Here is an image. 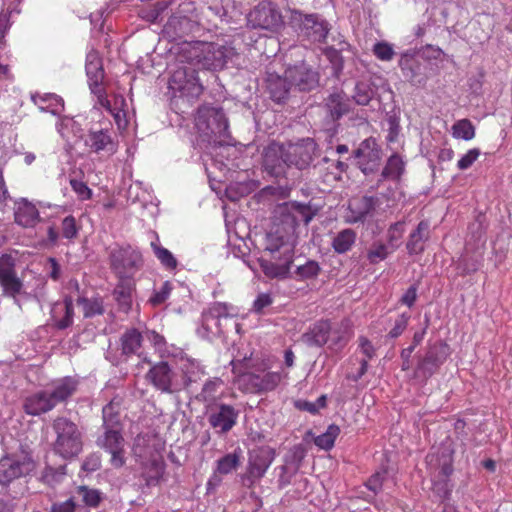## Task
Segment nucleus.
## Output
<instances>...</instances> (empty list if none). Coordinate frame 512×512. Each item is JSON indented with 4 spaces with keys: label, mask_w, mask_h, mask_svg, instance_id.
Segmentation results:
<instances>
[{
    "label": "nucleus",
    "mask_w": 512,
    "mask_h": 512,
    "mask_svg": "<svg viewBox=\"0 0 512 512\" xmlns=\"http://www.w3.org/2000/svg\"><path fill=\"white\" fill-rule=\"evenodd\" d=\"M280 223L275 224V230L267 235L266 250L272 255L280 253L285 255V248L293 249V236L300 221L308 224L313 217L310 209L305 205H292L279 207Z\"/></svg>",
    "instance_id": "obj_1"
},
{
    "label": "nucleus",
    "mask_w": 512,
    "mask_h": 512,
    "mask_svg": "<svg viewBox=\"0 0 512 512\" xmlns=\"http://www.w3.org/2000/svg\"><path fill=\"white\" fill-rule=\"evenodd\" d=\"M235 49L216 43H184L178 52L180 63L195 64L207 70L222 69L235 56Z\"/></svg>",
    "instance_id": "obj_2"
},
{
    "label": "nucleus",
    "mask_w": 512,
    "mask_h": 512,
    "mask_svg": "<svg viewBox=\"0 0 512 512\" xmlns=\"http://www.w3.org/2000/svg\"><path fill=\"white\" fill-rule=\"evenodd\" d=\"M77 386V380L72 377L57 379L44 390L27 396L23 402V409L26 414L31 416L47 413L59 403L69 399L75 393Z\"/></svg>",
    "instance_id": "obj_3"
},
{
    "label": "nucleus",
    "mask_w": 512,
    "mask_h": 512,
    "mask_svg": "<svg viewBox=\"0 0 512 512\" xmlns=\"http://www.w3.org/2000/svg\"><path fill=\"white\" fill-rule=\"evenodd\" d=\"M56 434L54 451L63 458H73L82 451V433L78 426L66 417H57L52 423Z\"/></svg>",
    "instance_id": "obj_4"
},
{
    "label": "nucleus",
    "mask_w": 512,
    "mask_h": 512,
    "mask_svg": "<svg viewBox=\"0 0 512 512\" xmlns=\"http://www.w3.org/2000/svg\"><path fill=\"white\" fill-rule=\"evenodd\" d=\"M448 355L447 344L441 341L429 344L423 354L416 355L417 363L413 370V378L421 383H426L439 370Z\"/></svg>",
    "instance_id": "obj_5"
},
{
    "label": "nucleus",
    "mask_w": 512,
    "mask_h": 512,
    "mask_svg": "<svg viewBox=\"0 0 512 512\" xmlns=\"http://www.w3.org/2000/svg\"><path fill=\"white\" fill-rule=\"evenodd\" d=\"M179 65L171 74L169 88L181 96L188 98H198L203 91V87L196 75L195 64Z\"/></svg>",
    "instance_id": "obj_6"
},
{
    "label": "nucleus",
    "mask_w": 512,
    "mask_h": 512,
    "mask_svg": "<svg viewBox=\"0 0 512 512\" xmlns=\"http://www.w3.org/2000/svg\"><path fill=\"white\" fill-rule=\"evenodd\" d=\"M195 125L198 131L206 136L225 137L228 135V120L221 108L200 107L195 117Z\"/></svg>",
    "instance_id": "obj_7"
},
{
    "label": "nucleus",
    "mask_w": 512,
    "mask_h": 512,
    "mask_svg": "<svg viewBox=\"0 0 512 512\" xmlns=\"http://www.w3.org/2000/svg\"><path fill=\"white\" fill-rule=\"evenodd\" d=\"M291 21L299 33L312 42H325L330 31L328 22L318 14H303L300 11H294Z\"/></svg>",
    "instance_id": "obj_8"
},
{
    "label": "nucleus",
    "mask_w": 512,
    "mask_h": 512,
    "mask_svg": "<svg viewBox=\"0 0 512 512\" xmlns=\"http://www.w3.org/2000/svg\"><path fill=\"white\" fill-rule=\"evenodd\" d=\"M286 161L290 167L299 170L308 168L315 158L319 156V149L312 138H303L295 143H283Z\"/></svg>",
    "instance_id": "obj_9"
},
{
    "label": "nucleus",
    "mask_w": 512,
    "mask_h": 512,
    "mask_svg": "<svg viewBox=\"0 0 512 512\" xmlns=\"http://www.w3.org/2000/svg\"><path fill=\"white\" fill-rule=\"evenodd\" d=\"M248 25L277 32L284 24L280 11L270 2H261L247 16Z\"/></svg>",
    "instance_id": "obj_10"
},
{
    "label": "nucleus",
    "mask_w": 512,
    "mask_h": 512,
    "mask_svg": "<svg viewBox=\"0 0 512 512\" xmlns=\"http://www.w3.org/2000/svg\"><path fill=\"white\" fill-rule=\"evenodd\" d=\"M199 15L194 2L191 0H181L176 11L169 19L167 28L182 36L193 31L194 27L199 24Z\"/></svg>",
    "instance_id": "obj_11"
},
{
    "label": "nucleus",
    "mask_w": 512,
    "mask_h": 512,
    "mask_svg": "<svg viewBox=\"0 0 512 512\" xmlns=\"http://www.w3.org/2000/svg\"><path fill=\"white\" fill-rule=\"evenodd\" d=\"M275 451L270 447H261L250 453L247 473L242 476L244 486L251 487L260 480L272 464Z\"/></svg>",
    "instance_id": "obj_12"
},
{
    "label": "nucleus",
    "mask_w": 512,
    "mask_h": 512,
    "mask_svg": "<svg viewBox=\"0 0 512 512\" xmlns=\"http://www.w3.org/2000/svg\"><path fill=\"white\" fill-rule=\"evenodd\" d=\"M86 74L91 92L97 96L98 103L106 110H110V101L102 87L104 70L102 60L96 51H90L86 57Z\"/></svg>",
    "instance_id": "obj_13"
},
{
    "label": "nucleus",
    "mask_w": 512,
    "mask_h": 512,
    "mask_svg": "<svg viewBox=\"0 0 512 512\" xmlns=\"http://www.w3.org/2000/svg\"><path fill=\"white\" fill-rule=\"evenodd\" d=\"M146 379L162 393L174 394L183 390V385L175 380V373L167 362L153 365L147 372Z\"/></svg>",
    "instance_id": "obj_14"
},
{
    "label": "nucleus",
    "mask_w": 512,
    "mask_h": 512,
    "mask_svg": "<svg viewBox=\"0 0 512 512\" xmlns=\"http://www.w3.org/2000/svg\"><path fill=\"white\" fill-rule=\"evenodd\" d=\"M14 265L15 260L11 255H0V285L3 295L14 298L15 302L20 306L16 297L22 292L23 282L17 277Z\"/></svg>",
    "instance_id": "obj_15"
},
{
    "label": "nucleus",
    "mask_w": 512,
    "mask_h": 512,
    "mask_svg": "<svg viewBox=\"0 0 512 512\" xmlns=\"http://www.w3.org/2000/svg\"><path fill=\"white\" fill-rule=\"evenodd\" d=\"M35 469L34 461L27 457H4L0 460V483L9 484L13 480L26 476Z\"/></svg>",
    "instance_id": "obj_16"
},
{
    "label": "nucleus",
    "mask_w": 512,
    "mask_h": 512,
    "mask_svg": "<svg viewBox=\"0 0 512 512\" xmlns=\"http://www.w3.org/2000/svg\"><path fill=\"white\" fill-rule=\"evenodd\" d=\"M97 444L111 455L110 463L114 468H121L125 464V440L121 430H105L98 438Z\"/></svg>",
    "instance_id": "obj_17"
},
{
    "label": "nucleus",
    "mask_w": 512,
    "mask_h": 512,
    "mask_svg": "<svg viewBox=\"0 0 512 512\" xmlns=\"http://www.w3.org/2000/svg\"><path fill=\"white\" fill-rule=\"evenodd\" d=\"M284 144L277 142L270 143L263 152V167L270 175L282 177L289 168L286 161Z\"/></svg>",
    "instance_id": "obj_18"
},
{
    "label": "nucleus",
    "mask_w": 512,
    "mask_h": 512,
    "mask_svg": "<svg viewBox=\"0 0 512 512\" xmlns=\"http://www.w3.org/2000/svg\"><path fill=\"white\" fill-rule=\"evenodd\" d=\"M111 266L121 277H126L141 264V255L131 247L115 248L110 255Z\"/></svg>",
    "instance_id": "obj_19"
},
{
    "label": "nucleus",
    "mask_w": 512,
    "mask_h": 512,
    "mask_svg": "<svg viewBox=\"0 0 512 512\" xmlns=\"http://www.w3.org/2000/svg\"><path fill=\"white\" fill-rule=\"evenodd\" d=\"M239 412L231 405L216 404L210 408L208 422L218 433L229 432L237 423Z\"/></svg>",
    "instance_id": "obj_20"
},
{
    "label": "nucleus",
    "mask_w": 512,
    "mask_h": 512,
    "mask_svg": "<svg viewBox=\"0 0 512 512\" xmlns=\"http://www.w3.org/2000/svg\"><path fill=\"white\" fill-rule=\"evenodd\" d=\"M357 164L364 174L375 171L381 160V150L372 138L364 140L355 151Z\"/></svg>",
    "instance_id": "obj_21"
},
{
    "label": "nucleus",
    "mask_w": 512,
    "mask_h": 512,
    "mask_svg": "<svg viewBox=\"0 0 512 512\" xmlns=\"http://www.w3.org/2000/svg\"><path fill=\"white\" fill-rule=\"evenodd\" d=\"M285 74L291 88L295 87L300 91H310L319 83L318 74L304 63L289 67Z\"/></svg>",
    "instance_id": "obj_22"
},
{
    "label": "nucleus",
    "mask_w": 512,
    "mask_h": 512,
    "mask_svg": "<svg viewBox=\"0 0 512 512\" xmlns=\"http://www.w3.org/2000/svg\"><path fill=\"white\" fill-rule=\"evenodd\" d=\"M378 203V198L373 196H363L354 198L349 202L346 222L355 224L364 222L367 217L372 215Z\"/></svg>",
    "instance_id": "obj_23"
},
{
    "label": "nucleus",
    "mask_w": 512,
    "mask_h": 512,
    "mask_svg": "<svg viewBox=\"0 0 512 512\" xmlns=\"http://www.w3.org/2000/svg\"><path fill=\"white\" fill-rule=\"evenodd\" d=\"M282 376L279 372H267L262 375L249 373L242 377V381L251 393H261L274 390L281 382Z\"/></svg>",
    "instance_id": "obj_24"
},
{
    "label": "nucleus",
    "mask_w": 512,
    "mask_h": 512,
    "mask_svg": "<svg viewBox=\"0 0 512 512\" xmlns=\"http://www.w3.org/2000/svg\"><path fill=\"white\" fill-rule=\"evenodd\" d=\"M274 260H279V262H274L272 260L262 259L260 261V266L264 274L270 278H282L285 277L290 270V266L293 261L292 248H285V255L276 256L273 255Z\"/></svg>",
    "instance_id": "obj_25"
},
{
    "label": "nucleus",
    "mask_w": 512,
    "mask_h": 512,
    "mask_svg": "<svg viewBox=\"0 0 512 512\" xmlns=\"http://www.w3.org/2000/svg\"><path fill=\"white\" fill-rule=\"evenodd\" d=\"M228 307L224 303H214L202 314L203 328L214 335L221 334V319L228 318Z\"/></svg>",
    "instance_id": "obj_26"
},
{
    "label": "nucleus",
    "mask_w": 512,
    "mask_h": 512,
    "mask_svg": "<svg viewBox=\"0 0 512 512\" xmlns=\"http://www.w3.org/2000/svg\"><path fill=\"white\" fill-rule=\"evenodd\" d=\"M331 322L320 320L301 335V342L309 347H322L328 343Z\"/></svg>",
    "instance_id": "obj_27"
},
{
    "label": "nucleus",
    "mask_w": 512,
    "mask_h": 512,
    "mask_svg": "<svg viewBox=\"0 0 512 512\" xmlns=\"http://www.w3.org/2000/svg\"><path fill=\"white\" fill-rule=\"evenodd\" d=\"M85 144L95 153L105 152L109 155L117 151V144L113 141L107 130H90Z\"/></svg>",
    "instance_id": "obj_28"
},
{
    "label": "nucleus",
    "mask_w": 512,
    "mask_h": 512,
    "mask_svg": "<svg viewBox=\"0 0 512 512\" xmlns=\"http://www.w3.org/2000/svg\"><path fill=\"white\" fill-rule=\"evenodd\" d=\"M327 113L332 120H338L343 115L349 113L351 103L348 96L343 91H336L325 99Z\"/></svg>",
    "instance_id": "obj_29"
},
{
    "label": "nucleus",
    "mask_w": 512,
    "mask_h": 512,
    "mask_svg": "<svg viewBox=\"0 0 512 512\" xmlns=\"http://www.w3.org/2000/svg\"><path fill=\"white\" fill-rule=\"evenodd\" d=\"M40 220L39 211L34 204L21 199L16 203L15 221L24 228L34 227Z\"/></svg>",
    "instance_id": "obj_30"
},
{
    "label": "nucleus",
    "mask_w": 512,
    "mask_h": 512,
    "mask_svg": "<svg viewBox=\"0 0 512 512\" xmlns=\"http://www.w3.org/2000/svg\"><path fill=\"white\" fill-rule=\"evenodd\" d=\"M430 237V223L428 220L421 221L416 229L409 235L406 248L409 254H420L424 251V243Z\"/></svg>",
    "instance_id": "obj_31"
},
{
    "label": "nucleus",
    "mask_w": 512,
    "mask_h": 512,
    "mask_svg": "<svg viewBox=\"0 0 512 512\" xmlns=\"http://www.w3.org/2000/svg\"><path fill=\"white\" fill-rule=\"evenodd\" d=\"M52 318L58 329H66L73 323L74 309L71 297H66L63 304H54L52 310Z\"/></svg>",
    "instance_id": "obj_32"
},
{
    "label": "nucleus",
    "mask_w": 512,
    "mask_h": 512,
    "mask_svg": "<svg viewBox=\"0 0 512 512\" xmlns=\"http://www.w3.org/2000/svg\"><path fill=\"white\" fill-rule=\"evenodd\" d=\"M352 335L350 322L348 320H342L340 323L331 325L329 334V348L334 351L341 350L350 340Z\"/></svg>",
    "instance_id": "obj_33"
},
{
    "label": "nucleus",
    "mask_w": 512,
    "mask_h": 512,
    "mask_svg": "<svg viewBox=\"0 0 512 512\" xmlns=\"http://www.w3.org/2000/svg\"><path fill=\"white\" fill-rule=\"evenodd\" d=\"M183 389H189L193 384L198 383L204 377V370L201 365L193 359H184L181 364Z\"/></svg>",
    "instance_id": "obj_34"
},
{
    "label": "nucleus",
    "mask_w": 512,
    "mask_h": 512,
    "mask_svg": "<svg viewBox=\"0 0 512 512\" xmlns=\"http://www.w3.org/2000/svg\"><path fill=\"white\" fill-rule=\"evenodd\" d=\"M31 98L34 104L43 112H50L53 115H58L64 109L62 98L56 94H34Z\"/></svg>",
    "instance_id": "obj_35"
},
{
    "label": "nucleus",
    "mask_w": 512,
    "mask_h": 512,
    "mask_svg": "<svg viewBox=\"0 0 512 512\" xmlns=\"http://www.w3.org/2000/svg\"><path fill=\"white\" fill-rule=\"evenodd\" d=\"M399 67L403 75L411 83H421V80L417 79L420 75L421 64L414 54L409 52L402 54L399 60Z\"/></svg>",
    "instance_id": "obj_36"
},
{
    "label": "nucleus",
    "mask_w": 512,
    "mask_h": 512,
    "mask_svg": "<svg viewBox=\"0 0 512 512\" xmlns=\"http://www.w3.org/2000/svg\"><path fill=\"white\" fill-rule=\"evenodd\" d=\"M132 291L133 284L129 279H121L119 284L115 287L113 295L119 307L127 312L132 305Z\"/></svg>",
    "instance_id": "obj_37"
},
{
    "label": "nucleus",
    "mask_w": 512,
    "mask_h": 512,
    "mask_svg": "<svg viewBox=\"0 0 512 512\" xmlns=\"http://www.w3.org/2000/svg\"><path fill=\"white\" fill-rule=\"evenodd\" d=\"M103 427L105 430H121L119 403L111 401L103 407Z\"/></svg>",
    "instance_id": "obj_38"
},
{
    "label": "nucleus",
    "mask_w": 512,
    "mask_h": 512,
    "mask_svg": "<svg viewBox=\"0 0 512 512\" xmlns=\"http://www.w3.org/2000/svg\"><path fill=\"white\" fill-rule=\"evenodd\" d=\"M268 89L273 100L277 102L283 100L291 89L286 74H284V77L271 76L268 79Z\"/></svg>",
    "instance_id": "obj_39"
},
{
    "label": "nucleus",
    "mask_w": 512,
    "mask_h": 512,
    "mask_svg": "<svg viewBox=\"0 0 512 512\" xmlns=\"http://www.w3.org/2000/svg\"><path fill=\"white\" fill-rule=\"evenodd\" d=\"M356 241V233L352 229H344L336 234L332 241L335 252L343 254L348 252Z\"/></svg>",
    "instance_id": "obj_40"
},
{
    "label": "nucleus",
    "mask_w": 512,
    "mask_h": 512,
    "mask_svg": "<svg viewBox=\"0 0 512 512\" xmlns=\"http://www.w3.org/2000/svg\"><path fill=\"white\" fill-rule=\"evenodd\" d=\"M142 335L136 329H129L121 336V348L123 354H134L140 348Z\"/></svg>",
    "instance_id": "obj_41"
},
{
    "label": "nucleus",
    "mask_w": 512,
    "mask_h": 512,
    "mask_svg": "<svg viewBox=\"0 0 512 512\" xmlns=\"http://www.w3.org/2000/svg\"><path fill=\"white\" fill-rule=\"evenodd\" d=\"M425 334H426V328H423L420 331H416L414 333V335H413L412 344L409 347L404 348L401 351V353H400V357H401V360H402L401 369L403 371H408V370L411 369V367H412V362H411L412 353L414 352L416 347L421 344V342L424 339Z\"/></svg>",
    "instance_id": "obj_42"
},
{
    "label": "nucleus",
    "mask_w": 512,
    "mask_h": 512,
    "mask_svg": "<svg viewBox=\"0 0 512 512\" xmlns=\"http://www.w3.org/2000/svg\"><path fill=\"white\" fill-rule=\"evenodd\" d=\"M404 171V162L400 156L394 154L389 157L383 171V179L398 180Z\"/></svg>",
    "instance_id": "obj_43"
},
{
    "label": "nucleus",
    "mask_w": 512,
    "mask_h": 512,
    "mask_svg": "<svg viewBox=\"0 0 512 512\" xmlns=\"http://www.w3.org/2000/svg\"><path fill=\"white\" fill-rule=\"evenodd\" d=\"M77 304L82 306L83 315L86 318L101 315L104 313L103 301L99 297H79L77 299Z\"/></svg>",
    "instance_id": "obj_44"
},
{
    "label": "nucleus",
    "mask_w": 512,
    "mask_h": 512,
    "mask_svg": "<svg viewBox=\"0 0 512 512\" xmlns=\"http://www.w3.org/2000/svg\"><path fill=\"white\" fill-rule=\"evenodd\" d=\"M452 136L465 141L472 140L475 137V127L469 119L458 120L452 126Z\"/></svg>",
    "instance_id": "obj_45"
},
{
    "label": "nucleus",
    "mask_w": 512,
    "mask_h": 512,
    "mask_svg": "<svg viewBox=\"0 0 512 512\" xmlns=\"http://www.w3.org/2000/svg\"><path fill=\"white\" fill-rule=\"evenodd\" d=\"M374 96V89L367 82H358L355 86L353 99L358 105L366 106L370 103Z\"/></svg>",
    "instance_id": "obj_46"
},
{
    "label": "nucleus",
    "mask_w": 512,
    "mask_h": 512,
    "mask_svg": "<svg viewBox=\"0 0 512 512\" xmlns=\"http://www.w3.org/2000/svg\"><path fill=\"white\" fill-rule=\"evenodd\" d=\"M240 465V457L239 455L234 453H229L224 457L217 460L216 472L220 475H226L236 470Z\"/></svg>",
    "instance_id": "obj_47"
},
{
    "label": "nucleus",
    "mask_w": 512,
    "mask_h": 512,
    "mask_svg": "<svg viewBox=\"0 0 512 512\" xmlns=\"http://www.w3.org/2000/svg\"><path fill=\"white\" fill-rule=\"evenodd\" d=\"M340 429L336 425H330L326 432L317 436L314 440L316 446L324 450H330L335 443L337 436L339 435Z\"/></svg>",
    "instance_id": "obj_48"
},
{
    "label": "nucleus",
    "mask_w": 512,
    "mask_h": 512,
    "mask_svg": "<svg viewBox=\"0 0 512 512\" xmlns=\"http://www.w3.org/2000/svg\"><path fill=\"white\" fill-rule=\"evenodd\" d=\"M394 250L389 245H385L381 242H375L370 247L367 258L370 263H378L387 258L389 254H391Z\"/></svg>",
    "instance_id": "obj_49"
},
{
    "label": "nucleus",
    "mask_w": 512,
    "mask_h": 512,
    "mask_svg": "<svg viewBox=\"0 0 512 512\" xmlns=\"http://www.w3.org/2000/svg\"><path fill=\"white\" fill-rule=\"evenodd\" d=\"M151 247L155 256L167 269H175L177 267V260L168 249L159 246L154 242L151 243Z\"/></svg>",
    "instance_id": "obj_50"
},
{
    "label": "nucleus",
    "mask_w": 512,
    "mask_h": 512,
    "mask_svg": "<svg viewBox=\"0 0 512 512\" xmlns=\"http://www.w3.org/2000/svg\"><path fill=\"white\" fill-rule=\"evenodd\" d=\"M405 222L399 221L390 226L388 229V243L392 250H396L399 246L398 241L401 239L404 231H405Z\"/></svg>",
    "instance_id": "obj_51"
},
{
    "label": "nucleus",
    "mask_w": 512,
    "mask_h": 512,
    "mask_svg": "<svg viewBox=\"0 0 512 512\" xmlns=\"http://www.w3.org/2000/svg\"><path fill=\"white\" fill-rule=\"evenodd\" d=\"M77 493L81 496L82 501L91 507H96L101 500L100 492L98 490L89 489L86 486H79L77 488Z\"/></svg>",
    "instance_id": "obj_52"
},
{
    "label": "nucleus",
    "mask_w": 512,
    "mask_h": 512,
    "mask_svg": "<svg viewBox=\"0 0 512 512\" xmlns=\"http://www.w3.org/2000/svg\"><path fill=\"white\" fill-rule=\"evenodd\" d=\"M372 51L381 61H391L395 55L393 46L385 41L374 44Z\"/></svg>",
    "instance_id": "obj_53"
},
{
    "label": "nucleus",
    "mask_w": 512,
    "mask_h": 512,
    "mask_svg": "<svg viewBox=\"0 0 512 512\" xmlns=\"http://www.w3.org/2000/svg\"><path fill=\"white\" fill-rule=\"evenodd\" d=\"M482 260V255L479 253L473 257H469L468 254L463 255L459 260V266L466 274L475 272L479 269Z\"/></svg>",
    "instance_id": "obj_54"
},
{
    "label": "nucleus",
    "mask_w": 512,
    "mask_h": 512,
    "mask_svg": "<svg viewBox=\"0 0 512 512\" xmlns=\"http://www.w3.org/2000/svg\"><path fill=\"white\" fill-rule=\"evenodd\" d=\"M164 472V465L162 461L153 460L151 463L149 473H146L145 480L148 486L156 485Z\"/></svg>",
    "instance_id": "obj_55"
},
{
    "label": "nucleus",
    "mask_w": 512,
    "mask_h": 512,
    "mask_svg": "<svg viewBox=\"0 0 512 512\" xmlns=\"http://www.w3.org/2000/svg\"><path fill=\"white\" fill-rule=\"evenodd\" d=\"M320 271L319 264L316 261H307L305 264L297 267L296 273L302 279L314 278Z\"/></svg>",
    "instance_id": "obj_56"
},
{
    "label": "nucleus",
    "mask_w": 512,
    "mask_h": 512,
    "mask_svg": "<svg viewBox=\"0 0 512 512\" xmlns=\"http://www.w3.org/2000/svg\"><path fill=\"white\" fill-rule=\"evenodd\" d=\"M171 290V283L169 281L164 282L161 288L158 291H155V293L150 297L149 302L153 306H158L164 303L168 299Z\"/></svg>",
    "instance_id": "obj_57"
},
{
    "label": "nucleus",
    "mask_w": 512,
    "mask_h": 512,
    "mask_svg": "<svg viewBox=\"0 0 512 512\" xmlns=\"http://www.w3.org/2000/svg\"><path fill=\"white\" fill-rule=\"evenodd\" d=\"M480 155L478 148L470 149L465 155H463L457 163V167L460 170H466L473 165Z\"/></svg>",
    "instance_id": "obj_58"
},
{
    "label": "nucleus",
    "mask_w": 512,
    "mask_h": 512,
    "mask_svg": "<svg viewBox=\"0 0 512 512\" xmlns=\"http://www.w3.org/2000/svg\"><path fill=\"white\" fill-rule=\"evenodd\" d=\"M70 185L73 191L78 195L81 200H88L92 196V190L86 185L85 182L71 179Z\"/></svg>",
    "instance_id": "obj_59"
},
{
    "label": "nucleus",
    "mask_w": 512,
    "mask_h": 512,
    "mask_svg": "<svg viewBox=\"0 0 512 512\" xmlns=\"http://www.w3.org/2000/svg\"><path fill=\"white\" fill-rule=\"evenodd\" d=\"M273 303V298L269 293H260L253 302L252 311L257 314H262L264 309Z\"/></svg>",
    "instance_id": "obj_60"
},
{
    "label": "nucleus",
    "mask_w": 512,
    "mask_h": 512,
    "mask_svg": "<svg viewBox=\"0 0 512 512\" xmlns=\"http://www.w3.org/2000/svg\"><path fill=\"white\" fill-rule=\"evenodd\" d=\"M78 229L76 221L73 216H67L62 221V234L67 239H72L77 236Z\"/></svg>",
    "instance_id": "obj_61"
},
{
    "label": "nucleus",
    "mask_w": 512,
    "mask_h": 512,
    "mask_svg": "<svg viewBox=\"0 0 512 512\" xmlns=\"http://www.w3.org/2000/svg\"><path fill=\"white\" fill-rule=\"evenodd\" d=\"M385 477V471L376 472L368 479V481L366 482V487L373 493H378L382 488Z\"/></svg>",
    "instance_id": "obj_62"
},
{
    "label": "nucleus",
    "mask_w": 512,
    "mask_h": 512,
    "mask_svg": "<svg viewBox=\"0 0 512 512\" xmlns=\"http://www.w3.org/2000/svg\"><path fill=\"white\" fill-rule=\"evenodd\" d=\"M222 381L218 378L206 381L202 388L201 397L204 400H209L214 397L217 389L221 386Z\"/></svg>",
    "instance_id": "obj_63"
},
{
    "label": "nucleus",
    "mask_w": 512,
    "mask_h": 512,
    "mask_svg": "<svg viewBox=\"0 0 512 512\" xmlns=\"http://www.w3.org/2000/svg\"><path fill=\"white\" fill-rule=\"evenodd\" d=\"M409 316L402 314L395 320L393 328L388 333L391 338L399 337L407 328Z\"/></svg>",
    "instance_id": "obj_64"
}]
</instances>
